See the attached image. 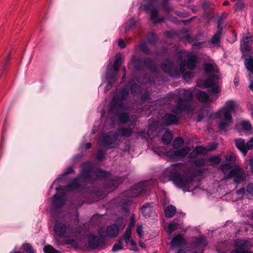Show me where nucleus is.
Instances as JSON below:
<instances>
[{"label": "nucleus", "instance_id": "1", "mask_svg": "<svg viewBox=\"0 0 253 253\" xmlns=\"http://www.w3.org/2000/svg\"><path fill=\"white\" fill-rule=\"evenodd\" d=\"M194 178V173L192 168H187L182 163L171 165L163 171L162 178L165 180L171 181L181 189L188 187Z\"/></svg>", "mask_w": 253, "mask_h": 253}, {"label": "nucleus", "instance_id": "2", "mask_svg": "<svg viewBox=\"0 0 253 253\" xmlns=\"http://www.w3.org/2000/svg\"><path fill=\"white\" fill-rule=\"evenodd\" d=\"M93 165L90 162H84L82 164V170L79 175L84 180L83 182L88 181L92 187L97 188V184L102 181V179L110 177V173L101 169H96L93 171L95 177L91 176Z\"/></svg>", "mask_w": 253, "mask_h": 253}, {"label": "nucleus", "instance_id": "3", "mask_svg": "<svg viewBox=\"0 0 253 253\" xmlns=\"http://www.w3.org/2000/svg\"><path fill=\"white\" fill-rule=\"evenodd\" d=\"M235 104L234 101L227 102L225 106L214 114H211L207 110V117L216 118L219 120L218 128L221 131L226 132L227 128L233 123L232 114L235 111Z\"/></svg>", "mask_w": 253, "mask_h": 253}, {"label": "nucleus", "instance_id": "4", "mask_svg": "<svg viewBox=\"0 0 253 253\" xmlns=\"http://www.w3.org/2000/svg\"><path fill=\"white\" fill-rule=\"evenodd\" d=\"M219 69L214 62L207 57V90L213 93H217L220 87Z\"/></svg>", "mask_w": 253, "mask_h": 253}, {"label": "nucleus", "instance_id": "5", "mask_svg": "<svg viewBox=\"0 0 253 253\" xmlns=\"http://www.w3.org/2000/svg\"><path fill=\"white\" fill-rule=\"evenodd\" d=\"M183 98H179L175 105L172 106L171 111L176 114L181 115L183 112L189 114L192 112L197 106L194 100V96H183Z\"/></svg>", "mask_w": 253, "mask_h": 253}, {"label": "nucleus", "instance_id": "6", "mask_svg": "<svg viewBox=\"0 0 253 253\" xmlns=\"http://www.w3.org/2000/svg\"><path fill=\"white\" fill-rule=\"evenodd\" d=\"M151 181H144L134 184L129 189L123 193V197L135 198L139 196H145L148 194L151 188Z\"/></svg>", "mask_w": 253, "mask_h": 253}, {"label": "nucleus", "instance_id": "7", "mask_svg": "<svg viewBox=\"0 0 253 253\" xmlns=\"http://www.w3.org/2000/svg\"><path fill=\"white\" fill-rule=\"evenodd\" d=\"M225 17L226 14L225 13H223L222 15L219 17L217 25L218 30L208 42L207 46L213 51L220 47L221 37L222 34L221 25L223 24V20L225 18Z\"/></svg>", "mask_w": 253, "mask_h": 253}, {"label": "nucleus", "instance_id": "8", "mask_svg": "<svg viewBox=\"0 0 253 253\" xmlns=\"http://www.w3.org/2000/svg\"><path fill=\"white\" fill-rule=\"evenodd\" d=\"M118 139V134L116 132L110 131L104 133L100 136L99 145L107 149L116 148L118 145L116 143Z\"/></svg>", "mask_w": 253, "mask_h": 253}, {"label": "nucleus", "instance_id": "9", "mask_svg": "<svg viewBox=\"0 0 253 253\" xmlns=\"http://www.w3.org/2000/svg\"><path fill=\"white\" fill-rule=\"evenodd\" d=\"M248 174L238 165H236L225 176V178H233L236 184H239L246 179Z\"/></svg>", "mask_w": 253, "mask_h": 253}, {"label": "nucleus", "instance_id": "10", "mask_svg": "<svg viewBox=\"0 0 253 253\" xmlns=\"http://www.w3.org/2000/svg\"><path fill=\"white\" fill-rule=\"evenodd\" d=\"M128 96H113L110 104V111L115 114L118 111H126V101Z\"/></svg>", "mask_w": 253, "mask_h": 253}, {"label": "nucleus", "instance_id": "11", "mask_svg": "<svg viewBox=\"0 0 253 253\" xmlns=\"http://www.w3.org/2000/svg\"><path fill=\"white\" fill-rule=\"evenodd\" d=\"M178 59L181 60L179 64V71L180 73H184L186 69L192 70L195 69L197 62V57L194 54H188V59L182 60V57L180 54H178Z\"/></svg>", "mask_w": 253, "mask_h": 253}, {"label": "nucleus", "instance_id": "12", "mask_svg": "<svg viewBox=\"0 0 253 253\" xmlns=\"http://www.w3.org/2000/svg\"><path fill=\"white\" fill-rule=\"evenodd\" d=\"M160 67L163 71L170 76H177L179 73L177 66L169 59H166Z\"/></svg>", "mask_w": 253, "mask_h": 253}, {"label": "nucleus", "instance_id": "13", "mask_svg": "<svg viewBox=\"0 0 253 253\" xmlns=\"http://www.w3.org/2000/svg\"><path fill=\"white\" fill-rule=\"evenodd\" d=\"M71 229L70 224L66 225L65 223L57 220L54 223V232L60 237H67L68 230Z\"/></svg>", "mask_w": 253, "mask_h": 253}, {"label": "nucleus", "instance_id": "14", "mask_svg": "<svg viewBox=\"0 0 253 253\" xmlns=\"http://www.w3.org/2000/svg\"><path fill=\"white\" fill-rule=\"evenodd\" d=\"M84 180L79 175L71 179L70 182L65 187V189L68 192H72L78 189H82L84 186Z\"/></svg>", "mask_w": 253, "mask_h": 253}, {"label": "nucleus", "instance_id": "15", "mask_svg": "<svg viewBox=\"0 0 253 253\" xmlns=\"http://www.w3.org/2000/svg\"><path fill=\"white\" fill-rule=\"evenodd\" d=\"M250 242L244 240H236L235 241V250L232 251L230 253H253L252 252L246 249Z\"/></svg>", "mask_w": 253, "mask_h": 253}, {"label": "nucleus", "instance_id": "16", "mask_svg": "<svg viewBox=\"0 0 253 253\" xmlns=\"http://www.w3.org/2000/svg\"><path fill=\"white\" fill-rule=\"evenodd\" d=\"M253 42V36L248 33L243 37L241 43V49L243 52L249 51L251 49V44Z\"/></svg>", "mask_w": 253, "mask_h": 253}, {"label": "nucleus", "instance_id": "17", "mask_svg": "<svg viewBox=\"0 0 253 253\" xmlns=\"http://www.w3.org/2000/svg\"><path fill=\"white\" fill-rule=\"evenodd\" d=\"M190 151L189 147H184L181 149L169 152L167 153V156L171 159H176L179 157H185Z\"/></svg>", "mask_w": 253, "mask_h": 253}, {"label": "nucleus", "instance_id": "18", "mask_svg": "<svg viewBox=\"0 0 253 253\" xmlns=\"http://www.w3.org/2000/svg\"><path fill=\"white\" fill-rule=\"evenodd\" d=\"M123 180L118 177H115L112 180L106 182L104 184L103 188L106 192L114 191L117 188L118 184L122 182Z\"/></svg>", "mask_w": 253, "mask_h": 253}, {"label": "nucleus", "instance_id": "19", "mask_svg": "<svg viewBox=\"0 0 253 253\" xmlns=\"http://www.w3.org/2000/svg\"><path fill=\"white\" fill-rule=\"evenodd\" d=\"M162 121L167 126L177 125L178 122V118L174 114L167 113L162 117Z\"/></svg>", "mask_w": 253, "mask_h": 253}, {"label": "nucleus", "instance_id": "20", "mask_svg": "<svg viewBox=\"0 0 253 253\" xmlns=\"http://www.w3.org/2000/svg\"><path fill=\"white\" fill-rule=\"evenodd\" d=\"M61 193L58 195H55L53 201V205L54 207L57 209L61 208L65 204L64 201V190L60 189Z\"/></svg>", "mask_w": 253, "mask_h": 253}, {"label": "nucleus", "instance_id": "21", "mask_svg": "<svg viewBox=\"0 0 253 253\" xmlns=\"http://www.w3.org/2000/svg\"><path fill=\"white\" fill-rule=\"evenodd\" d=\"M119 71L108 67L106 74V79L108 82L115 83L118 80Z\"/></svg>", "mask_w": 253, "mask_h": 253}, {"label": "nucleus", "instance_id": "22", "mask_svg": "<svg viewBox=\"0 0 253 253\" xmlns=\"http://www.w3.org/2000/svg\"><path fill=\"white\" fill-rule=\"evenodd\" d=\"M101 242L97 236L90 235L88 239V246L91 249H95L99 246Z\"/></svg>", "mask_w": 253, "mask_h": 253}, {"label": "nucleus", "instance_id": "23", "mask_svg": "<svg viewBox=\"0 0 253 253\" xmlns=\"http://www.w3.org/2000/svg\"><path fill=\"white\" fill-rule=\"evenodd\" d=\"M122 124H126L130 121L129 115L126 111H118L114 114Z\"/></svg>", "mask_w": 253, "mask_h": 253}, {"label": "nucleus", "instance_id": "24", "mask_svg": "<svg viewBox=\"0 0 253 253\" xmlns=\"http://www.w3.org/2000/svg\"><path fill=\"white\" fill-rule=\"evenodd\" d=\"M153 203H147L143 205L141 208V213L143 216L149 217L153 212Z\"/></svg>", "mask_w": 253, "mask_h": 253}, {"label": "nucleus", "instance_id": "25", "mask_svg": "<svg viewBox=\"0 0 253 253\" xmlns=\"http://www.w3.org/2000/svg\"><path fill=\"white\" fill-rule=\"evenodd\" d=\"M132 62L134 64V68L135 70H142L144 68V60L135 56H132Z\"/></svg>", "mask_w": 253, "mask_h": 253}, {"label": "nucleus", "instance_id": "26", "mask_svg": "<svg viewBox=\"0 0 253 253\" xmlns=\"http://www.w3.org/2000/svg\"><path fill=\"white\" fill-rule=\"evenodd\" d=\"M119 230L120 227L115 224L110 225L107 228V234L108 236H109L111 238L116 237L119 234Z\"/></svg>", "mask_w": 253, "mask_h": 253}, {"label": "nucleus", "instance_id": "27", "mask_svg": "<svg viewBox=\"0 0 253 253\" xmlns=\"http://www.w3.org/2000/svg\"><path fill=\"white\" fill-rule=\"evenodd\" d=\"M150 18L151 21L154 24H157L163 22L165 18L163 16L159 17L158 15V11L157 9H153L150 11Z\"/></svg>", "mask_w": 253, "mask_h": 253}, {"label": "nucleus", "instance_id": "28", "mask_svg": "<svg viewBox=\"0 0 253 253\" xmlns=\"http://www.w3.org/2000/svg\"><path fill=\"white\" fill-rule=\"evenodd\" d=\"M118 136L128 138L131 136L133 130L130 127H123L118 129Z\"/></svg>", "mask_w": 253, "mask_h": 253}, {"label": "nucleus", "instance_id": "29", "mask_svg": "<svg viewBox=\"0 0 253 253\" xmlns=\"http://www.w3.org/2000/svg\"><path fill=\"white\" fill-rule=\"evenodd\" d=\"M184 241L183 236L181 234H177L172 239L170 244L172 247H180L183 244Z\"/></svg>", "mask_w": 253, "mask_h": 253}, {"label": "nucleus", "instance_id": "30", "mask_svg": "<svg viewBox=\"0 0 253 253\" xmlns=\"http://www.w3.org/2000/svg\"><path fill=\"white\" fill-rule=\"evenodd\" d=\"M236 146L246 155L247 154L246 143L244 139L239 138L235 140Z\"/></svg>", "mask_w": 253, "mask_h": 253}, {"label": "nucleus", "instance_id": "31", "mask_svg": "<svg viewBox=\"0 0 253 253\" xmlns=\"http://www.w3.org/2000/svg\"><path fill=\"white\" fill-rule=\"evenodd\" d=\"M144 64V67H146L152 71H155L157 68L154 60L151 58H145Z\"/></svg>", "mask_w": 253, "mask_h": 253}, {"label": "nucleus", "instance_id": "32", "mask_svg": "<svg viewBox=\"0 0 253 253\" xmlns=\"http://www.w3.org/2000/svg\"><path fill=\"white\" fill-rule=\"evenodd\" d=\"M176 211V208L174 206L169 205L165 210V216L168 218H171L174 216Z\"/></svg>", "mask_w": 253, "mask_h": 253}, {"label": "nucleus", "instance_id": "33", "mask_svg": "<svg viewBox=\"0 0 253 253\" xmlns=\"http://www.w3.org/2000/svg\"><path fill=\"white\" fill-rule=\"evenodd\" d=\"M173 139L172 134L169 131H166L162 136V141L164 144H169Z\"/></svg>", "mask_w": 253, "mask_h": 253}, {"label": "nucleus", "instance_id": "34", "mask_svg": "<svg viewBox=\"0 0 253 253\" xmlns=\"http://www.w3.org/2000/svg\"><path fill=\"white\" fill-rule=\"evenodd\" d=\"M122 63L123 62L121 55H117L115 57L114 65L113 66H110V67L114 69L115 71H119Z\"/></svg>", "mask_w": 253, "mask_h": 253}, {"label": "nucleus", "instance_id": "35", "mask_svg": "<svg viewBox=\"0 0 253 253\" xmlns=\"http://www.w3.org/2000/svg\"><path fill=\"white\" fill-rule=\"evenodd\" d=\"M225 160L227 163L232 165L235 163L236 160V157L235 154L233 152H229L225 155Z\"/></svg>", "mask_w": 253, "mask_h": 253}, {"label": "nucleus", "instance_id": "36", "mask_svg": "<svg viewBox=\"0 0 253 253\" xmlns=\"http://www.w3.org/2000/svg\"><path fill=\"white\" fill-rule=\"evenodd\" d=\"M184 143V140L182 137H176L174 139L172 146L175 149H177L180 148Z\"/></svg>", "mask_w": 253, "mask_h": 253}, {"label": "nucleus", "instance_id": "37", "mask_svg": "<svg viewBox=\"0 0 253 253\" xmlns=\"http://www.w3.org/2000/svg\"><path fill=\"white\" fill-rule=\"evenodd\" d=\"M191 162L194 164L195 167L200 168L205 165L206 160L204 158H196L194 160H192Z\"/></svg>", "mask_w": 253, "mask_h": 253}, {"label": "nucleus", "instance_id": "38", "mask_svg": "<svg viewBox=\"0 0 253 253\" xmlns=\"http://www.w3.org/2000/svg\"><path fill=\"white\" fill-rule=\"evenodd\" d=\"M245 65L247 69L251 72L252 75L253 74V57H249L245 60Z\"/></svg>", "mask_w": 253, "mask_h": 253}, {"label": "nucleus", "instance_id": "39", "mask_svg": "<svg viewBox=\"0 0 253 253\" xmlns=\"http://www.w3.org/2000/svg\"><path fill=\"white\" fill-rule=\"evenodd\" d=\"M178 226V223L177 219H174L172 222H170L168 227V232L169 234H171L175 230Z\"/></svg>", "mask_w": 253, "mask_h": 253}, {"label": "nucleus", "instance_id": "40", "mask_svg": "<svg viewBox=\"0 0 253 253\" xmlns=\"http://www.w3.org/2000/svg\"><path fill=\"white\" fill-rule=\"evenodd\" d=\"M169 0H162L161 7L167 12H170L172 10V8L169 4Z\"/></svg>", "mask_w": 253, "mask_h": 253}, {"label": "nucleus", "instance_id": "41", "mask_svg": "<svg viewBox=\"0 0 253 253\" xmlns=\"http://www.w3.org/2000/svg\"><path fill=\"white\" fill-rule=\"evenodd\" d=\"M75 172L74 167L71 166L68 168L61 175L60 177H59L57 180H61L63 179L65 176L69 174L74 173Z\"/></svg>", "mask_w": 253, "mask_h": 253}, {"label": "nucleus", "instance_id": "42", "mask_svg": "<svg viewBox=\"0 0 253 253\" xmlns=\"http://www.w3.org/2000/svg\"><path fill=\"white\" fill-rule=\"evenodd\" d=\"M207 161L214 165H218L221 162V157L219 156H213L207 158Z\"/></svg>", "mask_w": 253, "mask_h": 253}, {"label": "nucleus", "instance_id": "43", "mask_svg": "<svg viewBox=\"0 0 253 253\" xmlns=\"http://www.w3.org/2000/svg\"><path fill=\"white\" fill-rule=\"evenodd\" d=\"M22 248L27 253H35L32 246L29 243H24L22 246Z\"/></svg>", "mask_w": 253, "mask_h": 253}, {"label": "nucleus", "instance_id": "44", "mask_svg": "<svg viewBox=\"0 0 253 253\" xmlns=\"http://www.w3.org/2000/svg\"><path fill=\"white\" fill-rule=\"evenodd\" d=\"M44 253H58L59 252L50 245H46L43 248Z\"/></svg>", "mask_w": 253, "mask_h": 253}, {"label": "nucleus", "instance_id": "45", "mask_svg": "<svg viewBox=\"0 0 253 253\" xmlns=\"http://www.w3.org/2000/svg\"><path fill=\"white\" fill-rule=\"evenodd\" d=\"M132 203L131 200L130 199H126L122 202V208L124 211H127L128 207Z\"/></svg>", "mask_w": 253, "mask_h": 253}, {"label": "nucleus", "instance_id": "46", "mask_svg": "<svg viewBox=\"0 0 253 253\" xmlns=\"http://www.w3.org/2000/svg\"><path fill=\"white\" fill-rule=\"evenodd\" d=\"M123 239H120L118 243H116L114 245L112 248L113 252H116L119 250H122L123 248Z\"/></svg>", "mask_w": 253, "mask_h": 253}, {"label": "nucleus", "instance_id": "47", "mask_svg": "<svg viewBox=\"0 0 253 253\" xmlns=\"http://www.w3.org/2000/svg\"><path fill=\"white\" fill-rule=\"evenodd\" d=\"M139 46L140 50L142 51L143 53L147 54L150 53V49L148 47L146 43L142 42L139 44Z\"/></svg>", "mask_w": 253, "mask_h": 253}, {"label": "nucleus", "instance_id": "48", "mask_svg": "<svg viewBox=\"0 0 253 253\" xmlns=\"http://www.w3.org/2000/svg\"><path fill=\"white\" fill-rule=\"evenodd\" d=\"M241 126L245 130L249 131L252 129V125L249 121H243L241 123Z\"/></svg>", "mask_w": 253, "mask_h": 253}, {"label": "nucleus", "instance_id": "49", "mask_svg": "<svg viewBox=\"0 0 253 253\" xmlns=\"http://www.w3.org/2000/svg\"><path fill=\"white\" fill-rule=\"evenodd\" d=\"M231 164L228 163L222 164L220 166V169L223 173L225 174L227 170L231 169Z\"/></svg>", "mask_w": 253, "mask_h": 253}, {"label": "nucleus", "instance_id": "50", "mask_svg": "<svg viewBox=\"0 0 253 253\" xmlns=\"http://www.w3.org/2000/svg\"><path fill=\"white\" fill-rule=\"evenodd\" d=\"M105 157V152L102 150H99L96 154V159L102 161Z\"/></svg>", "mask_w": 253, "mask_h": 253}, {"label": "nucleus", "instance_id": "51", "mask_svg": "<svg viewBox=\"0 0 253 253\" xmlns=\"http://www.w3.org/2000/svg\"><path fill=\"white\" fill-rule=\"evenodd\" d=\"M183 78L186 81H189L193 77V73L191 71L184 72Z\"/></svg>", "mask_w": 253, "mask_h": 253}, {"label": "nucleus", "instance_id": "52", "mask_svg": "<svg viewBox=\"0 0 253 253\" xmlns=\"http://www.w3.org/2000/svg\"><path fill=\"white\" fill-rule=\"evenodd\" d=\"M148 41L149 42L152 44H154L157 42V36L154 33H151L148 38Z\"/></svg>", "mask_w": 253, "mask_h": 253}, {"label": "nucleus", "instance_id": "53", "mask_svg": "<svg viewBox=\"0 0 253 253\" xmlns=\"http://www.w3.org/2000/svg\"><path fill=\"white\" fill-rule=\"evenodd\" d=\"M217 147V143L214 142L207 146V152L215 150Z\"/></svg>", "mask_w": 253, "mask_h": 253}, {"label": "nucleus", "instance_id": "54", "mask_svg": "<svg viewBox=\"0 0 253 253\" xmlns=\"http://www.w3.org/2000/svg\"><path fill=\"white\" fill-rule=\"evenodd\" d=\"M198 155L200 154H205L206 153V148L203 146H197L194 149Z\"/></svg>", "mask_w": 253, "mask_h": 253}, {"label": "nucleus", "instance_id": "55", "mask_svg": "<svg viewBox=\"0 0 253 253\" xmlns=\"http://www.w3.org/2000/svg\"><path fill=\"white\" fill-rule=\"evenodd\" d=\"M246 149L247 152L249 150H251L253 148V138H251L247 143H246Z\"/></svg>", "mask_w": 253, "mask_h": 253}, {"label": "nucleus", "instance_id": "56", "mask_svg": "<svg viewBox=\"0 0 253 253\" xmlns=\"http://www.w3.org/2000/svg\"><path fill=\"white\" fill-rule=\"evenodd\" d=\"M131 235L129 234H127L125 233L123 235V237L122 238L123 240H124L126 243L127 244L129 243V240L131 239Z\"/></svg>", "mask_w": 253, "mask_h": 253}, {"label": "nucleus", "instance_id": "57", "mask_svg": "<svg viewBox=\"0 0 253 253\" xmlns=\"http://www.w3.org/2000/svg\"><path fill=\"white\" fill-rule=\"evenodd\" d=\"M135 215L134 214H132L130 217V221L127 226L133 228L135 225Z\"/></svg>", "mask_w": 253, "mask_h": 253}, {"label": "nucleus", "instance_id": "58", "mask_svg": "<svg viewBox=\"0 0 253 253\" xmlns=\"http://www.w3.org/2000/svg\"><path fill=\"white\" fill-rule=\"evenodd\" d=\"M98 234L99 236L102 238H105L108 236L107 234V230L105 231L103 229H100L98 230Z\"/></svg>", "mask_w": 253, "mask_h": 253}, {"label": "nucleus", "instance_id": "59", "mask_svg": "<svg viewBox=\"0 0 253 253\" xmlns=\"http://www.w3.org/2000/svg\"><path fill=\"white\" fill-rule=\"evenodd\" d=\"M247 191L251 195H253V184L250 183L247 186Z\"/></svg>", "mask_w": 253, "mask_h": 253}, {"label": "nucleus", "instance_id": "60", "mask_svg": "<svg viewBox=\"0 0 253 253\" xmlns=\"http://www.w3.org/2000/svg\"><path fill=\"white\" fill-rule=\"evenodd\" d=\"M136 232L138 234L139 237L142 238L143 234V228L142 225H139L136 229Z\"/></svg>", "mask_w": 253, "mask_h": 253}, {"label": "nucleus", "instance_id": "61", "mask_svg": "<svg viewBox=\"0 0 253 253\" xmlns=\"http://www.w3.org/2000/svg\"><path fill=\"white\" fill-rule=\"evenodd\" d=\"M198 155L197 152L195 150H194L188 156V158L190 159L194 160L195 159L197 156Z\"/></svg>", "mask_w": 253, "mask_h": 253}, {"label": "nucleus", "instance_id": "62", "mask_svg": "<svg viewBox=\"0 0 253 253\" xmlns=\"http://www.w3.org/2000/svg\"><path fill=\"white\" fill-rule=\"evenodd\" d=\"M118 45L121 48H125L126 47L125 42L122 39H119V41H118Z\"/></svg>", "mask_w": 253, "mask_h": 253}, {"label": "nucleus", "instance_id": "63", "mask_svg": "<svg viewBox=\"0 0 253 253\" xmlns=\"http://www.w3.org/2000/svg\"><path fill=\"white\" fill-rule=\"evenodd\" d=\"M199 102H202L203 103H206V96H195Z\"/></svg>", "mask_w": 253, "mask_h": 253}, {"label": "nucleus", "instance_id": "64", "mask_svg": "<svg viewBox=\"0 0 253 253\" xmlns=\"http://www.w3.org/2000/svg\"><path fill=\"white\" fill-rule=\"evenodd\" d=\"M114 84L115 83H110V82H108L107 85H106L105 89V93H106V91L111 89V88L112 87V85Z\"/></svg>", "mask_w": 253, "mask_h": 253}]
</instances>
